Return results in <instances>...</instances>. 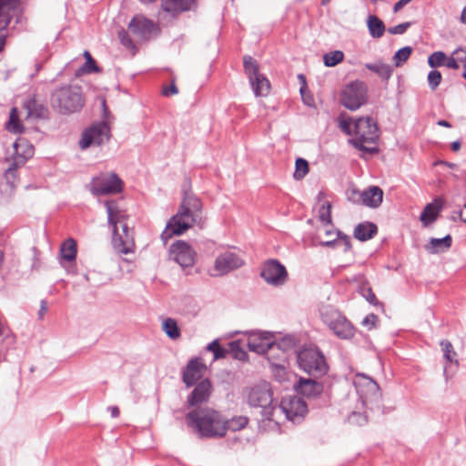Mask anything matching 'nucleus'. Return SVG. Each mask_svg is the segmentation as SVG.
Wrapping results in <instances>:
<instances>
[{
	"mask_svg": "<svg viewBox=\"0 0 466 466\" xmlns=\"http://www.w3.org/2000/svg\"><path fill=\"white\" fill-rule=\"evenodd\" d=\"M0 4H3V9L12 12L14 15L17 12L18 0H0Z\"/></svg>",
	"mask_w": 466,
	"mask_h": 466,
	"instance_id": "nucleus-51",
	"label": "nucleus"
},
{
	"mask_svg": "<svg viewBox=\"0 0 466 466\" xmlns=\"http://www.w3.org/2000/svg\"><path fill=\"white\" fill-rule=\"evenodd\" d=\"M76 243L73 238L66 239L60 248L62 258L69 262L76 259Z\"/></svg>",
	"mask_w": 466,
	"mask_h": 466,
	"instance_id": "nucleus-32",
	"label": "nucleus"
},
{
	"mask_svg": "<svg viewBox=\"0 0 466 466\" xmlns=\"http://www.w3.org/2000/svg\"><path fill=\"white\" fill-rule=\"evenodd\" d=\"M107 218L112 226V245L118 254H130L135 251L134 232L127 223L128 217L119 210L115 201H106Z\"/></svg>",
	"mask_w": 466,
	"mask_h": 466,
	"instance_id": "nucleus-3",
	"label": "nucleus"
},
{
	"mask_svg": "<svg viewBox=\"0 0 466 466\" xmlns=\"http://www.w3.org/2000/svg\"><path fill=\"white\" fill-rule=\"evenodd\" d=\"M354 137L349 139V143L355 148L370 155L377 154L379 148L376 146L379 139V128L371 117H360L354 122Z\"/></svg>",
	"mask_w": 466,
	"mask_h": 466,
	"instance_id": "nucleus-5",
	"label": "nucleus"
},
{
	"mask_svg": "<svg viewBox=\"0 0 466 466\" xmlns=\"http://www.w3.org/2000/svg\"><path fill=\"white\" fill-rule=\"evenodd\" d=\"M86 58V63L81 66L80 71L86 74H90L93 72H98L99 68L96 64V61L91 56L88 51H85L83 54Z\"/></svg>",
	"mask_w": 466,
	"mask_h": 466,
	"instance_id": "nucleus-42",
	"label": "nucleus"
},
{
	"mask_svg": "<svg viewBox=\"0 0 466 466\" xmlns=\"http://www.w3.org/2000/svg\"><path fill=\"white\" fill-rule=\"evenodd\" d=\"M412 0H399L393 6V11L395 13L399 12L400 9H402L406 5H408Z\"/></svg>",
	"mask_w": 466,
	"mask_h": 466,
	"instance_id": "nucleus-59",
	"label": "nucleus"
},
{
	"mask_svg": "<svg viewBox=\"0 0 466 466\" xmlns=\"http://www.w3.org/2000/svg\"><path fill=\"white\" fill-rule=\"evenodd\" d=\"M204 365L197 359L191 360L183 371V382L187 387L193 386L202 376Z\"/></svg>",
	"mask_w": 466,
	"mask_h": 466,
	"instance_id": "nucleus-25",
	"label": "nucleus"
},
{
	"mask_svg": "<svg viewBox=\"0 0 466 466\" xmlns=\"http://www.w3.org/2000/svg\"><path fill=\"white\" fill-rule=\"evenodd\" d=\"M460 21L463 24V25H466V7H464L461 11V17H460Z\"/></svg>",
	"mask_w": 466,
	"mask_h": 466,
	"instance_id": "nucleus-63",
	"label": "nucleus"
},
{
	"mask_svg": "<svg viewBox=\"0 0 466 466\" xmlns=\"http://www.w3.org/2000/svg\"><path fill=\"white\" fill-rule=\"evenodd\" d=\"M452 56L458 62H464L466 60V50L460 47L453 51Z\"/></svg>",
	"mask_w": 466,
	"mask_h": 466,
	"instance_id": "nucleus-54",
	"label": "nucleus"
},
{
	"mask_svg": "<svg viewBox=\"0 0 466 466\" xmlns=\"http://www.w3.org/2000/svg\"><path fill=\"white\" fill-rule=\"evenodd\" d=\"M369 32L374 38H380L385 31L384 23L376 15H370L367 21Z\"/></svg>",
	"mask_w": 466,
	"mask_h": 466,
	"instance_id": "nucleus-30",
	"label": "nucleus"
},
{
	"mask_svg": "<svg viewBox=\"0 0 466 466\" xmlns=\"http://www.w3.org/2000/svg\"><path fill=\"white\" fill-rule=\"evenodd\" d=\"M296 345V339L292 336L283 337L279 341H275V349L282 351L283 354L292 350Z\"/></svg>",
	"mask_w": 466,
	"mask_h": 466,
	"instance_id": "nucleus-39",
	"label": "nucleus"
},
{
	"mask_svg": "<svg viewBox=\"0 0 466 466\" xmlns=\"http://www.w3.org/2000/svg\"><path fill=\"white\" fill-rule=\"evenodd\" d=\"M162 329L171 339H177L181 335L177 322L172 318H167L163 321Z\"/></svg>",
	"mask_w": 466,
	"mask_h": 466,
	"instance_id": "nucleus-35",
	"label": "nucleus"
},
{
	"mask_svg": "<svg viewBox=\"0 0 466 466\" xmlns=\"http://www.w3.org/2000/svg\"><path fill=\"white\" fill-rule=\"evenodd\" d=\"M129 31L143 40L149 39L158 30L157 25L143 15H135L128 24Z\"/></svg>",
	"mask_w": 466,
	"mask_h": 466,
	"instance_id": "nucleus-18",
	"label": "nucleus"
},
{
	"mask_svg": "<svg viewBox=\"0 0 466 466\" xmlns=\"http://www.w3.org/2000/svg\"><path fill=\"white\" fill-rule=\"evenodd\" d=\"M273 371L276 372V376L279 377V380L282 379V374L285 373V369L282 365L279 364H272Z\"/></svg>",
	"mask_w": 466,
	"mask_h": 466,
	"instance_id": "nucleus-58",
	"label": "nucleus"
},
{
	"mask_svg": "<svg viewBox=\"0 0 466 466\" xmlns=\"http://www.w3.org/2000/svg\"><path fill=\"white\" fill-rule=\"evenodd\" d=\"M378 320V317L375 314H370L366 316L362 320V325L368 327L369 329H372L375 327V323Z\"/></svg>",
	"mask_w": 466,
	"mask_h": 466,
	"instance_id": "nucleus-52",
	"label": "nucleus"
},
{
	"mask_svg": "<svg viewBox=\"0 0 466 466\" xmlns=\"http://www.w3.org/2000/svg\"><path fill=\"white\" fill-rule=\"evenodd\" d=\"M319 218L323 223L326 224V226H329L331 223L329 202H325L321 205L319 210Z\"/></svg>",
	"mask_w": 466,
	"mask_h": 466,
	"instance_id": "nucleus-46",
	"label": "nucleus"
},
{
	"mask_svg": "<svg viewBox=\"0 0 466 466\" xmlns=\"http://www.w3.org/2000/svg\"><path fill=\"white\" fill-rule=\"evenodd\" d=\"M361 294L362 296L366 299V300L372 304V305H378L379 304V301L375 296V294L373 293L372 289L370 287H362L361 288Z\"/></svg>",
	"mask_w": 466,
	"mask_h": 466,
	"instance_id": "nucleus-48",
	"label": "nucleus"
},
{
	"mask_svg": "<svg viewBox=\"0 0 466 466\" xmlns=\"http://www.w3.org/2000/svg\"><path fill=\"white\" fill-rule=\"evenodd\" d=\"M309 172V164L304 158L299 157L295 163V172L293 177L295 179H302Z\"/></svg>",
	"mask_w": 466,
	"mask_h": 466,
	"instance_id": "nucleus-38",
	"label": "nucleus"
},
{
	"mask_svg": "<svg viewBox=\"0 0 466 466\" xmlns=\"http://www.w3.org/2000/svg\"><path fill=\"white\" fill-rule=\"evenodd\" d=\"M14 147V159L11 166L6 169L5 177L9 182L15 179L16 169L22 167L27 159L34 155V147L29 141L24 137H18L13 144Z\"/></svg>",
	"mask_w": 466,
	"mask_h": 466,
	"instance_id": "nucleus-10",
	"label": "nucleus"
},
{
	"mask_svg": "<svg viewBox=\"0 0 466 466\" xmlns=\"http://www.w3.org/2000/svg\"><path fill=\"white\" fill-rule=\"evenodd\" d=\"M54 110L62 115L78 112L85 105V97L80 86L66 85L56 88L50 96Z\"/></svg>",
	"mask_w": 466,
	"mask_h": 466,
	"instance_id": "nucleus-4",
	"label": "nucleus"
},
{
	"mask_svg": "<svg viewBox=\"0 0 466 466\" xmlns=\"http://www.w3.org/2000/svg\"><path fill=\"white\" fill-rule=\"evenodd\" d=\"M207 350L208 351H211L213 352L214 354V360H218V359H222V358H225L227 353H228V350L223 349L219 343H218V339H214L212 342H210L208 346H207Z\"/></svg>",
	"mask_w": 466,
	"mask_h": 466,
	"instance_id": "nucleus-43",
	"label": "nucleus"
},
{
	"mask_svg": "<svg viewBox=\"0 0 466 466\" xmlns=\"http://www.w3.org/2000/svg\"><path fill=\"white\" fill-rule=\"evenodd\" d=\"M109 137L110 128L106 122L95 123L83 131L79 147L81 149H86L91 146H100L107 141Z\"/></svg>",
	"mask_w": 466,
	"mask_h": 466,
	"instance_id": "nucleus-13",
	"label": "nucleus"
},
{
	"mask_svg": "<svg viewBox=\"0 0 466 466\" xmlns=\"http://www.w3.org/2000/svg\"><path fill=\"white\" fill-rule=\"evenodd\" d=\"M108 410H110L111 416L113 418L118 417V415H119V409L116 406L109 407Z\"/></svg>",
	"mask_w": 466,
	"mask_h": 466,
	"instance_id": "nucleus-61",
	"label": "nucleus"
},
{
	"mask_svg": "<svg viewBox=\"0 0 466 466\" xmlns=\"http://www.w3.org/2000/svg\"><path fill=\"white\" fill-rule=\"evenodd\" d=\"M320 315L323 322L338 338L350 339L354 336V327L339 310L327 306L321 309Z\"/></svg>",
	"mask_w": 466,
	"mask_h": 466,
	"instance_id": "nucleus-6",
	"label": "nucleus"
},
{
	"mask_svg": "<svg viewBox=\"0 0 466 466\" xmlns=\"http://www.w3.org/2000/svg\"><path fill=\"white\" fill-rule=\"evenodd\" d=\"M344 58V54L342 51L336 50L329 53H327L323 56L324 65L328 67L335 66L339 63H340Z\"/></svg>",
	"mask_w": 466,
	"mask_h": 466,
	"instance_id": "nucleus-37",
	"label": "nucleus"
},
{
	"mask_svg": "<svg viewBox=\"0 0 466 466\" xmlns=\"http://www.w3.org/2000/svg\"><path fill=\"white\" fill-rule=\"evenodd\" d=\"M295 389L298 393L307 398H315L323 391V385L312 379L300 378Z\"/></svg>",
	"mask_w": 466,
	"mask_h": 466,
	"instance_id": "nucleus-24",
	"label": "nucleus"
},
{
	"mask_svg": "<svg viewBox=\"0 0 466 466\" xmlns=\"http://www.w3.org/2000/svg\"><path fill=\"white\" fill-rule=\"evenodd\" d=\"M446 55L441 51H436L428 57V64L431 67L435 68L444 65Z\"/></svg>",
	"mask_w": 466,
	"mask_h": 466,
	"instance_id": "nucleus-45",
	"label": "nucleus"
},
{
	"mask_svg": "<svg viewBox=\"0 0 466 466\" xmlns=\"http://www.w3.org/2000/svg\"><path fill=\"white\" fill-rule=\"evenodd\" d=\"M122 190V181L115 173L102 174L92 179L90 191L94 196L116 194Z\"/></svg>",
	"mask_w": 466,
	"mask_h": 466,
	"instance_id": "nucleus-14",
	"label": "nucleus"
},
{
	"mask_svg": "<svg viewBox=\"0 0 466 466\" xmlns=\"http://www.w3.org/2000/svg\"><path fill=\"white\" fill-rule=\"evenodd\" d=\"M186 423L200 438L225 436L224 417L209 407L192 409L186 414Z\"/></svg>",
	"mask_w": 466,
	"mask_h": 466,
	"instance_id": "nucleus-2",
	"label": "nucleus"
},
{
	"mask_svg": "<svg viewBox=\"0 0 466 466\" xmlns=\"http://www.w3.org/2000/svg\"><path fill=\"white\" fill-rule=\"evenodd\" d=\"M249 350L258 354H265L275 350V341L269 332H258L250 335L247 341Z\"/></svg>",
	"mask_w": 466,
	"mask_h": 466,
	"instance_id": "nucleus-20",
	"label": "nucleus"
},
{
	"mask_svg": "<svg viewBox=\"0 0 466 466\" xmlns=\"http://www.w3.org/2000/svg\"><path fill=\"white\" fill-rule=\"evenodd\" d=\"M452 244V238L451 235H447L441 238H431L425 249L431 254L441 253L448 250Z\"/></svg>",
	"mask_w": 466,
	"mask_h": 466,
	"instance_id": "nucleus-27",
	"label": "nucleus"
},
{
	"mask_svg": "<svg viewBox=\"0 0 466 466\" xmlns=\"http://www.w3.org/2000/svg\"><path fill=\"white\" fill-rule=\"evenodd\" d=\"M23 125L19 121L18 112L15 107L10 110L9 121L6 124V129L14 134H19L23 131Z\"/></svg>",
	"mask_w": 466,
	"mask_h": 466,
	"instance_id": "nucleus-36",
	"label": "nucleus"
},
{
	"mask_svg": "<svg viewBox=\"0 0 466 466\" xmlns=\"http://www.w3.org/2000/svg\"><path fill=\"white\" fill-rule=\"evenodd\" d=\"M337 238L334 239H328L321 242L324 247H342L344 252L349 251L351 248V243L350 237L343 235L341 232L337 231Z\"/></svg>",
	"mask_w": 466,
	"mask_h": 466,
	"instance_id": "nucleus-29",
	"label": "nucleus"
},
{
	"mask_svg": "<svg viewBox=\"0 0 466 466\" xmlns=\"http://www.w3.org/2000/svg\"><path fill=\"white\" fill-rule=\"evenodd\" d=\"M243 66L254 95L256 96H268L270 90V83L264 75L259 73L258 62L250 56H245Z\"/></svg>",
	"mask_w": 466,
	"mask_h": 466,
	"instance_id": "nucleus-8",
	"label": "nucleus"
},
{
	"mask_svg": "<svg viewBox=\"0 0 466 466\" xmlns=\"http://www.w3.org/2000/svg\"><path fill=\"white\" fill-rule=\"evenodd\" d=\"M170 254L174 260L182 268L192 267L195 263L196 252L190 245L185 241L177 240L172 244L170 248Z\"/></svg>",
	"mask_w": 466,
	"mask_h": 466,
	"instance_id": "nucleus-19",
	"label": "nucleus"
},
{
	"mask_svg": "<svg viewBox=\"0 0 466 466\" xmlns=\"http://www.w3.org/2000/svg\"><path fill=\"white\" fill-rule=\"evenodd\" d=\"M229 350L234 359L239 360H246L248 358L247 352L243 350L241 346V342L239 340H235L229 343Z\"/></svg>",
	"mask_w": 466,
	"mask_h": 466,
	"instance_id": "nucleus-41",
	"label": "nucleus"
},
{
	"mask_svg": "<svg viewBox=\"0 0 466 466\" xmlns=\"http://www.w3.org/2000/svg\"><path fill=\"white\" fill-rule=\"evenodd\" d=\"M354 384L362 402L365 406L378 403L381 399V393L378 383L364 374L356 375Z\"/></svg>",
	"mask_w": 466,
	"mask_h": 466,
	"instance_id": "nucleus-12",
	"label": "nucleus"
},
{
	"mask_svg": "<svg viewBox=\"0 0 466 466\" xmlns=\"http://www.w3.org/2000/svg\"><path fill=\"white\" fill-rule=\"evenodd\" d=\"M411 25L410 22L399 24L395 26L388 28V32L391 35H402Z\"/></svg>",
	"mask_w": 466,
	"mask_h": 466,
	"instance_id": "nucleus-49",
	"label": "nucleus"
},
{
	"mask_svg": "<svg viewBox=\"0 0 466 466\" xmlns=\"http://www.w3.org/2000/svg\"><path fill=\"white\" fill-rule=\"evenodd\" d=\"M442 205L438 200H435L432 203H429L425 206L424 209L422 210L420 214V221L421 223L427 227L432 222H434L440 211L441 210Z\"/></svg>",
	"mask_w": 466,
	"mask_h": 466,
	"instance_id": "nucleus-26",
	"label": "nucleus"
},
{
	"mask_svg": "<svg viewBox=\"0 0 466 466\" xmlns=\"http://www.w3.org/2000/svg\"><path fill=\"white\" fill-rule=\"evenodd\" d=\"M248 422V419L246 416H236L230 420L224 419L225 434L228 430L232 431H237L244 429L247 426Z\"/></svg>",
	"mask_w": 466,
	"mask_h": 466,
	"instance_id": "nucleus-34",
	"label": "nucleus"
},
{
	"mask_svg": "<svg viewBox=\"0 0 466 466\" xmlns=\"http://www.w3.org/2000/svg\"><path fill=\"white\" fill-rule=\"evenodd\" d=\"M441 346L443 351V356L445 360L451 363L455 362L458 363L457 360H454V356H456V352L453 350L452 344L448 340H443L441 342Z\"/></svg>",
	"mask_w": 466,
	"mask_h": 466,
	"instance_id": "nucleus-44",
	"label": "nucleus"
},
{
	"mask_svg": "<svg viewBox=\"0 0 466 466\" xmlns=\"http://www.w3.org/2000/svg\"><path fill=\"white\" fill-rule=\"evenodd\" d=\"M460 218L466 223V204L463 206V208L459 213Z\"/></svg>",
	"mask_w": 466,
	"mask_h": 466,
	"instance_id": "nucleus-62",
	"label": "nucleus"
},
{
	"mask_svg": "<svg viewBox=\"0 0 466 466\" xmlns=\"http://www.w3.org/2000/svg\"><path fill=\"white\" fill-rule=\"evenodd\" d=\"M367 101V86L361 81H355L342 90L340 95L341 104L348 109L354 111L360 108Z\"/></svg>",
	"mask_w": 466,
	"mask_h": 466,
	"instance_id": "nucleus-11",
	"label": "nucleus"
},
{
	"mask_svg": "<svg viewBox=\"0 0 466 466\" xmlns=\"http://www.w3.org/2000/svg\"><path fill=\"white\" fill-rule=\"evenodd\" d=\"M161 6L165 12L175 16L184 12L195 10L197 0H162Z\"/></svg>",
	"mask_w": 466,
	"mask_h": 466,
	"instance_id": "nucleus-23",
	"label": "nucleus"
},
{
	"mask_svg": "<svg viewBox=\"0 0 466 466\" xmlns=\"http://www.w3.org/2000/svg\"><path fill=\"white\" fill-rule=\"evenodd\" d=\"M378 232V228L374 223L364 222L360 223L354 229V237L360 240L366 241L372 238Z\"/></svg>",
	"mask_w": 466,
	"mask_h": 466,
	"instance_id": "nucleus-28",
	"label": "nucleus"
},
{
	"mask_svg": "<svg viewBox=\"0 0 466 466\" xmlns=\"http://www.w3.org/2000/svg\"><path fill=\"white\" fill-rule=\"evenodd\" d=\"M177 93H178V89L176 86V85H174V84H172L170 86L165 87L163 89V95L166 96H169L171 95H176Z\"/></svg>",
	"mask_w": 466,
	"mask_h": 466,
	"instance_id": "nucleus-57",
	"label": "nucleus"
},
{
	"mask_svg": "<svg viewBox=\"0 0 466 466\" xmlns=\"http://www.w3.org/2000/svg\"><path fill=\"white\" fill-rule=\"evenodd\" d=\"M297 362L302 370L314 376L325 374L328 369L324 355L314 347L303 348L299 350Z\"/></svg>",
	"mask_w": 466,
	"mask_h": 466,
	"instance_id": "nucleus-7",
	"label": "nucleus"
},
{
	"mask_svg": "<svg viewBox=\"0 0 466 466\" xmlns=\"http://www.w3.org/2000/svg\"><path fill=\"white\" fill-rule=\"evenodd\" d=\"M300 95L305 105L311 106L313 104V97L307 94V86H300Z\"/></svg>",
	"mask_w": 466,
	"mask_h": 466,
	"instance_id": "nucleus-53",
	"label": "nucleus"
},
{
	"mask_svg": "<svg viewBox=\"0 0 466 466\" xmlns=\"http://www.w3.org/2000/svg\"><path fill=\"white\" fill-rule=\"evenodd\" d=\"M461 148V143L459 141H454L451 144V149L453 151H458Z\"/></svg>",
	"mask_w": 466,
	"mask_h": 466,
	"instance_id": "nucleus-64",
	"label": "nucleus"
},
{
	"mask_svg": "<svg viewBox=\"0 0 466 466\" xmlns=\"http://www.w3.org/2000/svg\"><path fill=\"white\" fill-rule=\"evenodd\" d=\"M183 192L184 197L177 213L169 219L161 234L164 242L174 235H182L201 219L202 203L200 199L190 191L184 189Z\"/></svg>",
	"mask_w": 466,
	"mask_h": 466,
	"instance_id": "nucleus-1",
	"label": "nucleus"
},
{
	"mask_svg": "<svg viewBox=\"0 0 466 466\" xmlns=\"http://www.w3.org/2000/svg\"><path fill=\"white\" fill-rule=\"evenodd\" d=\"M3 4H0V52L3 50L5 44V29L11 21L10 11L4 10Z\"/></svg>",
	"mask_w": 466,
	"mask_h": 466,
	"instance_id": "nucleus-31",
	"label": "nucleus"
},
{
	"mask_svg": "<svg viewBox=\"0 0 466 466\" xmlns=\"http://www.w3.org/2000/svg\"><path fill=\"white\" fill-rule=\"evenodd\" d=\"M444 66H447L448 68L456 70L459 68V62L457 61V59L454 56L449 57V58L446 57Z\"/></svg>",
	"mask_w": 466,
	"mask_h": 466,
	"instance_id": "nucleus-55",
	"label": "nucleus"
},
{
	"mask_svg": "<svg viewBox=\"0 0 466 466\" xmlns=\"http://www.w3.org/2000/svg\"><path fill=\"white\" fill-rule=\"evenodd\" d=\"M441 81V74L438 70H431L428 74V83L431 90H435Z\"/></svg>",
	"mask_w": 466,
	"mask_h": 466,
	"instance_id": "nucleus-47",
	"label": "nucleus"
},
{
	"mask_svg": "<svg viewBox=\"0 0 466 466\" xmlns=\"http://www.w3.org/2000/svg\"><path fill=\"white\" fill-rule=\"evenodd\" d=\"M244 264L243 259L234 252L227 251L219 256L215 260L214 276H224L232 270L239 268Z\"/></svg>",
	"mask_w": 466,
	"mask_h": 466,
	"instance_id": "nucleus-17",
	"label": "nucleus"
},
{
	"mask_svg": "<svg viewBox=\"0 0 466 466\" xmlns=\"http://www.w3.org/2000/svg\"><path fill=\"white\" fill-rule=\"evenodd\" d=\"M260 275L268 284L275 287L282 286L288 279L286 268L277 259L266 261Z\"/></svg>",
	"mask_w": 466,
	"mask_h": 466,
	"instance_id": "nucleus-16",
	"label": "nucleus"
},
{
	"mask_svg": "<svg viewBox=\"0 0 466 466\" xmlns=\"http://www.w3.org/2000/svg\"><path fill=\"white\" fill-rule=\"evenodd\" d=\"M412 52V48L410 46H405L399 49L395 55L393 56V62L396 66H400L404 62H406L410 56Z\"/></svg>",
	"mask_w": 466,
	"mask_h": 466,
	"instance_id": "nucleus-40",
	"label": "nucleus"
},
{
	"mask_svg": "<svg viewBox=\"0 0 466 466\" xmlns=\"http://www.w3.org/2000/svg\"><path fill=\"white\" fill-rule=\"evenodd\" d=\"M366 68L376 73L382 79L388 80L393 72L392 67L390 65L378 62L374 64H366Z\"/></svg>",
	"mask_w": 466,
	"mask_h": 466,
	"instance_id": "nucleus-33",
	"label": "nucleus"
},
{
	"mask_svg": "<svg viewBox=\"0 0 466 466\" xmlns=\"http://www.w3.org/2000/svg\"><path fill=\"white\" fill-rule=\"evenodd\" d=\"M339 127H340L341 130H342L344 133H346V134H348V135H352V134H353V132H352V131H351V129H350V122L345 121V120H344V121H341V122H340V124H339Z\"/></svg>",
	"mask_w": 466,
	"mask_h": 466,
	"instance_id": "nucleus-60",
	"label": "nucleus"
},
{
	"mask_svg": "<svg viewBox=\"0 0 466 466\" xmlns=\"http://www.w3.org/2000/svg\"><path fill=\"white\" fill-rule=\"evenodd\" d=\"M279 410L292 422H299L307 413L306 403L297 396L282 399Z\"/></svg>",
	"mask_w": 466,
	"mask_h": 466,
	"instance_id": "nucleus-15",
	"label": "nucleus"
},
{
	"mask_svg": "<svg viewBox=\"0 0 466 466\" xmlns=\"http://www.w3.org/2000/svg\"><path fill=\"white\" fill-rule=\"evenodd\" d=\"M352 197L357 196L358 201H360L364 206L375 208H378L383 199V191L376 186L370 187L367 190L359 191L353 189L351 191Z\"/></svg>",
	"mask_w": 466,
	"mask_h": 466,
	"instance_id": "nucleus-22",
	"label": "nucleus"
},
{
	"mask_svg": "<svg viewBox=\"0 0 466 466\" xmlns=\"http://www.w3.org/2000/svg\"><path fill=\"white\" fill-rule=\"evenodd\" d=\"M46 312H47V301L46 299H42L40 302V309L38 310V319H42Z\"/></svg>",
	"mask_w": 466,
	"mask_h": 466,
	"instance_id": "nucleus-56",
	"label": "nucleus"
},
{
	"mask_svg": "<svg viewBox=\"0 0 466 466\" xmlns=\"http://www.w3.org/2000/svg\"><path fill=\"white\" fill-rule=\"evenodd\" d=\"M248 402L252 407H259L262 409V415L267 420H271L273 416L274 407L271 406L272 395L269 386L267 383L256 385L250 389Z\"/></svg>",
	"mask_w": 466,
	"mask_h": 466,
	"instance_id": "nucleus-9",
	"label": "nucleus"
},
{
	"mask_svg": "<svg viewBox=\"0 0 466 466\" xmlns=\"http://www.w3.org/2000/svg\"><path fill=\"white\" fill-rule=\"evenodd\" d=\"M211 384L208 380H203L196 385L192 392L188 395L187 404L195 409L200 408L204 402H207L210 397Z\"/></svg>",
	"mask_w": 466,
	"mask_h": 466,
	"instance_id": "nucleus-21",
	"label": "nucleus"
},
{
	"mask_svg": "<svg viewBox=\"0 0 466 466\" xmlns=\"http://www.w3.org/2000/svg\"><path fill=\"white\" fill-rule=\"evenodd\" d=\"M118 36H119L120 43L125 47H127L128 49L135 48V45H134L132 39L130 38V36L128 35L127 32H126L125 30H122L119 32Z\"/></svg>",
	"mask_w": 466,
	"mask_h": 466,
	"instance_id": "nucleus-50",
	"label": "nucleus"
}]
</instances>
